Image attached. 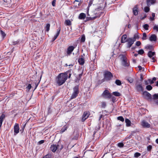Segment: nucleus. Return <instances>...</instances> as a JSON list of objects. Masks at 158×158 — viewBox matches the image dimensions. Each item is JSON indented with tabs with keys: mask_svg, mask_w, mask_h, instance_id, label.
Returning <instances> with one entry per match:
<instances>
[{
	"mask_svg": "<svg viewBox=\"0 0 158 158\" xmlns=\"http://www.w3.org/2000/svg\"><path fill=\"white\" fill-rule=\"evenodd\" d=\"M67 74L63 73H60L56 77V82L59 86L62 85L67 80Z\"/></svg>",
	"mask_w": 158,
	"mask_h": 158,
	"instance_id": "nucleus-1",
	"label": "nucleus"
},
{
	"mask_svg": "<svg viewBox=\"0 0 158 158\" xmlns=\"http://www.w3.org/2000/svg\"><path fill=\"white\" fill-rule=\"evenodd\" d=\"M63 148V145L62 144H53L51 145L50 147V150L53 152H55L56 151L57 153L60 152Z\"/></svg>",
	"mask_w": 158,
	"mask_h": 158,
	"instance_id": "nucleus-2",
	"label": "nucleus"
},
{
	"mask_svg": "<svg viewBox=\"0 0 158 158\" xmlns=\"http://www.w3.org/2000/svg\"><path fill=\"white\" fill-rule=\"evenodd\" d=\"M120 57L122 65L125 67L129 66L130 65L129 63L127 62L126 57L123 55H120Z\"/></svg>",
	"mask_w": 158,
	"mask_h": 158,
	"instance_id": "nucleus-3",
	"label": "nucleus"
},
{
	"mask_svg": "<svg viewBox=\"0 0 158 158\" xmlns=\"http://www.w3.org/2000/svg\"><path fill=\"white\" fill-rule=\"evenodd\" d=\"M73 92L70 97L71 100L76 98L79 93V86L78 85H76L73 89Z\"/></svg>",
	"mask_w": 158,
	"mask_h": 158,
	"instance_id": "nucleus-4",
	"label": "nucleus"
},
{
	"mask_svg": "<svg viewBox=\"0 0 158 158\" xmlns=\"http://www.w3.org/2000/svg\"><path fill=\"white\" fill-rule=\"evenodd\" d=\"M94 32V36H95V38L98 41L101 40V38L103 34V32L101 30H99Z\"/></svg>",
	"mask_w": 158,
	"mask_h": 158,
	"instance_id": "nucleus-5",
	"label": "nucleus"
},
{
	"mask_svg": "<svg viewBox=\"0 0 158 158\" xmlns=\"http://www.w3.org/2000/svg\"><path fill=\"white\" fill-rule=\"evenodd\" d=\"M102 96L104 98L107 99H110L111 97V95L108 90H105L102 94Z\"/></svg>",
	"mask_w": 158,
	"mask_h": 158,
	"instance_id": "nucleus-6",
	"label": "nucleus"
},
{
	"mask_svg": "<svg viewBox=\"0 0 158 158\" xmlns=\"http://www.w3.org/2000/svg\"><path fill=\"white\" fill-rule=\"evenodd\" d=\"M135 89L137 92H143L144 89L142 86L141 84H138L137 81L135 84Z\"/></svg>",
	"mask_w": 158,
	"mask_h": 158,
	"instance_id": "nucleus-7",
	"label": "nucleus"
},
{
	"mask_svg": "<svg viewBox=\"0 0 158 158\" xmlns=\"http://www.w3.org/2000/svg\"><path fill=\"white\" fill-rule=\"evenodd\" d=\"M94 13L95 14V15H94L95 16H93L92 15H91V17H89V20L94 19H96L97 17H99L102 14H103V12H99L98 13H97L96 12H95V11H94Z\"/></svg>",
	"mask_w": 158,
	"mask_h": 158,
	"instance_id": "nucleus-8",
	"label": "nucleus"
},
{
	"mask_svg": "<svg viewBox=\"0 0 158 158\" xmlns=\"http://www.w3.org/2000/svg\"><path fill=\"white\" fill-rule=\"evenodd\" d=\"M135 41V40H134L131 38H128L126 42H127V48H130L134 44Z\"/></svg>",
	"mask_w": 158,
	"mask_h": 158,
	"instance_id": "nucleus-9",
	"label": "nucleus"
},
{
	"mask_svg": "<svg viewBox=\"0 0 158 158\" xmlns=\"http://www.w3.org/2000/svg\"><path fill=\"white\" fill-rule=\"evenodd\" d=\"M112 77V75L110 72H107L104 74V79L106 81L110 80Z\"/></svg>",
	"mask_w": 158,
	"mask_h": 158,
	"instance_id": "nucleus-10",
	"label": "nucleus"
},
{
	"mask_svg": "<svg viewBox=\"0 0 158 158\" xmlns=\"http://www.w3.org/2000/svg\"><path fill=\"white\" fill-rule=\"evenodd\" d=\"M19 131V125L16 123L14 126V135H15L18 134Z\"/></svg>",
	"mask_w": 158,
	"mask_h": 158,
	"instance_id": "nucleus-11",
	"label": "nucleus"
},
{
	"mask_svg": "<svg viewBox=\"0 0 158 158\" xmlns=\"http://www.w3.org/2000/svg\"><path fill=\"white\" fill-rule=\"evenodd\" d=\"M74 48L75 47L73 46H69L67 48L66 56H68L70 55L74 50Z\"/></svg>",
	"mask_w": 158,
	"mask_h": 158,
	"instance_id": "nucleus-12",
	"label": "nucleus"
},
{
	"mask_svg": "<svg viewBox=\"0 0 158 158\" xmlns=\"http://www.w3.org/2000/svg\"><path fill=\"white\" fill-rule=\"evenodd\" d=\"M61 29V27L60 26H59L58 27V29L57 30V33L54 36L53 38L52 39V42H53L57 38L58 35H59L60 31Z\"/></svg>",
	"mask_w": 158,
	"mask_h": 158,
	"instance_id": "nucleus-13",
	"label": "nucleus"
},
{
	"mask_svg": "<svg viewBox=\"0 0 158 158\" xmlns=\"http://www.w3.org/2000/svg\"><path fill=\"white\" fill-rule=\"evenodd\" d=\"M141 125L144 128H149L150 124L144 120H143L141 122Z\"/></svg>",
	"mask_w": 158,
	"mask_h": 158,
	"instance_id": "nucleus-14",
	"label": "nucleus"
},
{
	"mask_svg": "<svg viewBox=\"0 0 158 158\" xmlns=\"http://www.w3.org/2000/svg\"><path fill=\"white\" fill-rule=\"evenodd\" d=\"M105 2L104 0H103L102 2L100 4V6H98V7L97 9H95V11L96 10H103L105 7Z\"/></svg>",
	"mask_w": 158,
	"mask_h": 158,
	"instance_id": "nucleus-15",
	"label": "nucleus"
},
{
	"mask_svg": "<svg viewBox=\"0 0 158 158\" xmlns=\"http://www.w3.org/2000/svg\"><path fill=\"white\" fill-rule=\"evenodd\" d=\"M156 0H147L146 3L148 6H150L151 5L154 4Z\"/></svg>",
	"mask_w": 158,
	"mask_h": 158,
	"instance_id": "nucleus-16",
	"label": "nucleus"
},
{
	"mask_svg": "<svg viewBox=\"0 0 158 158\" xmlns=\"http://www.w3.org/2000/svg\"><path fill=\"white\" fill-rule=\"evenodd\" d=\"M89 116V114L88 112L85 111L84 112L82 116V121L84 122Z\"/></svg>",
	"mask_w": 158,
	"mask_h": 158,
	"instance_id": "nucleus-17",
	"label": "nucleus"
},
{
	"mask_svg": "<svg viewBox=\"0 0 158 158\" xmlns=\"http://www.w3.org/2000/svg\"><path fill=\"white\" fill-rule=\"evenodd\" d=\"M143 94L144 96H145L148 98V99L150 100L152 99L151 95L148 92L145 91L143 92Z\"/></svg>",
	"mask_w": 158,
	"mask_h": 158,
	"instance_id": "nucleus-18",
	"label": "nucleus"
},
{
	"mask_svg": "<svg viewBox=\"0 0 158 158\" xmlns=\"http://www.w3.org/2000/svg\"><path fill=\"white\" fill-rule=\"evenodd\" d=\"M156 80V78L155 77H154L152 78V80H151L150 79H148L147 81H145V84L146 85H148L149 84V83H148V81H150V84H152L154 83V81H155Z\"/></svg>",
	"mask_w": 158,
	"mask_h": 158,
	"instance_id": "nucleus-19",
	"label": "nucleus"
},
{
	"mask_svg": "<svg viewBox=\"0 0 158 158\" xmlns=\"http://www.w3.org/2000/svg\"><path fill=\"white\" fill-rule=\"evenodd\" d=\"M149 40L151 41H156L157 40L156 36L155 34H152L150 37Z\"/></svg>",
	"mask_w": 158,
	"mask_h": 158,
	"instance_id": "nucleus-20",
	"label": "nucleus"
},
{
	"mask_svg": "<svg viewBox=\"0 0 158 158\" xmlns=\"http://www.w3.org/2000/svg\"><path fill=\"white\" fill-rule=\"evenodd\" d=\"M137 5L135 6L133 8V14L135 15H137L138 14Z\"/></svg>",
	"mask_w": 158,
	"mask_h": 158,
	"instance_id": "nucleus-21",
	"label": "nucleus"
},
{
	"mask_svg": "<svg viewBox=\"0 0 158 158\" xmlns=\"http://www.w3.org/2000/svg\"><path fill=\"white\" fill-rule=\"evenodd\" d=\"M127 36L126 35H123L121 37V43H124L127 42Z\"/></svg>",
	"mask_w": 158,
	"mask_h": 158,
	"instance_id": "nucleus-22",
	"label": "nucleus"
},
{
	"mask_svg": "<svg viewBox=\"0 0 158 158\" xmlns=\"http://www.w3.org/2000/svg\"><path fill=\"white\" fill-rule=\"evenodd\" d=\"M86 17V14L84 13H80L78 16V19H84Z\"/></svg>",
	"mask_w": 158,
	"mask_h": 158,
	"instance_id": "nucleus-23",
	"label": "nucleus"
},
{
	"mask_svg": "<svg viewBox=\"0 0 158 158\" xmlns=\"http://www.w3.org/2000/svg\"><path fill=\"white\" fill-rule=\"evenodd\" d=\"M68 127H69L68 125H64L60 130V133H62L65 131L67 129Z\"/></svg>",
	"mask_w": 158,
	"mask_h": 158,
	"instance_id": "nucleus-24",
	"label": "nucleus"
},
{
	"mask_svg": "<svg viewBox=\"0 0 158 158\" xmlns=\"http://www.w3.org/2000/svg\"><path fill=\"white\" fill-rule=\"evenodd\" d=\"M78 61L79 64L81 65H83L85 63V60L84 58H80L78 59Z\"/></svg>",
	"mask_w": 158,
	"mask_h": 158,
	"instance_id": "nucleus-25",
	"label": "nucleus"
},
{
	"mask_svg": "<svg viewBox=\"0 0 158 158\" xmlns=\"http://www.w3.org/2000/svg\"><path fill=\"white\" fill-rule=\"evenodd\" d=\"M125 122L126 123V126L127 127H129L131 126V121L128 118L125 119Z\"/></svg>",
	"mask_w": 158,
	"mask_h": 158,
	"instance_id": "nucleus-26",
	"label": "nucleus"
},
{
	"mask_svg": "<svg viewBox=\"0 0 158 158\" xmlns=\"http://www.w3.org/2000/svg\"><path fill=\"white\" fill-rule=\"evenodd\" d=\"M71 71H72V70L70 69V70H68V71H66V72L63 73L64 74H65V75L67 74V79L68 78V74H69L68 78H70L71 75Z\"/></svg>",
	"mask_w": 158,
	"mask_h": 158,
	"instance_id": "nucleus-27",
	"label": "nucleus"
},
{
	"mask_svg": "<svg viewBox=\"0 0 158 158\" xmlns=\"http://www.w3.org/2000/svg\"><path fill=\"white\" fill-rule=\"evenodd\" d=\"M155 55V53L154 52H152L151 51H149L148 54V56L150 58H151L152 56Z\"/></svg>",
	"mask_w": 158,
	"mask_h": 158,
	"instance_id": "nucleus-28",
	"label": "nucleus"
},
{
	"mask_svg": "<svg viewBox=\"0 0 158 158\" xmlns=\"http://www.w3.org/2000/svg\"><path fill=\"white\" fill-rule=\"evenodd\" d=\"M96 29V26H92L91 28H90V33H94V32H96V31H95ZM94 34H93V35Z\"/></svg>",
	"mask_w": 158,
	"mask_h": 158,
	"instance_id": "nucleus-29",
	"label": "nucleus"
},
{
	"mask_svg": "<svg viewBox=\"0 0 158 158\" xmlns=\"http://www.w3.org/2000/svg\"><path fill=\"white\" fill-rule=\"evenodd\" d=\"M79 39H80V41L81 42H84L85 39V35H82L81 37H79Z\"/></svg>",
	"mask_w": 158,
	"mask_h": 158,
	"instance_id": "nucleus-30",
	"label": "nucleus"
},
{
	"mask_svg": "<svg viewBox=\"0 0 158 158\" xmlns=\"http://www.w3.org/2000/svg\"><path fill=\"white\" fill-rule=\"evenodd\" d=\"M65 23L67 26H70L72 24L70 20L69 19L66 20L65 21Z\"/></svg>",
	"mask_w": 158,
	"mask_h": 158,
	"instance_id": "nucleus-31",
	"label": "nucleus"
},
{
	"mask_svg": "<svg viewBox=\"0 0 158 158\" xmlns=\"http://www.w3.org/2000/svg\"><path fill=\"white\" fill-rule=\"evenodd\" d=\"M152 99L153 100H157L158 99V94H154L152 95Z\"/></svg>",
	"mask_w": 158,
	"mask_h": 158,
	"instance_id": "nucleus-32",
	"label": "nucleus"
},
{
	"mask_svg": "<svg viewBox=\"0 0 158 158\" xmlns=\"http://www.w3.org/2000/svg\"><path fill=\"white\" fill-rule=\"evenodd\" d=\"M115 83L118 85H120L122 84L121 81L118 79L116 80Z\"/></svg>",
	"mask_w": 158,
	"mask_h": 158,
	"instance_id": "nucleus-33",
	"label": "nucleus"
},
{
	"mask_svg": "<svg viewBox=\"0 0 158 158\" xmlns=\"http://www.w3.org/2000/svg\"><path fill=\"white\" fill-rule=\"evenodd\" d=\"M100 128V125L99 124H98L97 127H96L95 130L94 132V133L93 134V135H94L95 133L97 131H98Z\"/></svg>",
	"mask_w": 158,
	"mask_h": 158,
	"instance_id": "nucleus-34",
	"label": "nucleus"
},
{
	"mask_svg": "<svg viewBox=\"0 0 158 158\" xmlns=\"http://www.w3.org/2000/svg\"><path fill=\"white\" fill-rule=\"evenodd\" d=\"M50 24L49 23H47L45 27L46 31L48 32L49 31L50 28Z\"/></svg>",
	"mask_w": 158,
	"mask_h": 158,
	"instance_id": "nucleus-35",
	"label": "nucleus"
},
{
	"mask_svg": "<svg viewBox=\"0 0 158 158\" xmlns=\"http://www.w3.org/2000/svg\"><path fill=\"white\" fill-rule=\"evenodd\" d=\"M143 28L145 30H148L149 25L147 24H145L143 26Z\"/></svg>",
	"mask_w": 158,
	"mask_h": 158,
	"instance_id": "nucleus-36",
	"label": "nucleus"
},
{
	"mask_svg": "<svg viewBox=\"0 0 158 158\" xmlns=\"http://www.w3.org/2000/svg\"><path fill=\"white\" fill-rule=\"evenodd\" d=\"M131 38L133 39L134 40H135V41L136 39H138L139 38V36L138 34H135L134 35L133 37Z\"/></svg>",
	"mask_w": 158,
	"mask_h": 158,
	"instance_id": "nucleus-37",
	"label": "nucleus"
},
{
	"mask_svg": "<svg viewBox=\"0 0 158 158\" xmlns=\"http://www.w3.org/2000/svg\"><path fill=\"white\" fill-rule=\"evenodd\" d=\"M152 87L150 85H148L146 86V89L148 91L152 90Z\"/></svg>",
	"mask_w": 158,
	"mask_h": 158,
	"instance_id": "nucleus-38",
	"label": "nucleus"
},
{
	"mask_svg": "<svg viewBox=\"0 0 158 158\" xmlns=\"http://www.w3.org/2000/svg\"><path fill=\"white\" fill-rule=\"evenodd\" d=\"M0 32L2 37L4 38L6 36V34L2 30H1Z\"/></svg>",
	"mask_w": 158,
	"mask_h": 158,
	"instance_id": "nucleus-39",
	"label": "nucleus"
},
{
	"mask_svg": "<svg viewBox=\"0 0 158 158\" xmlns=\"http://www.w3.org/2000/svg\"><path fill=\"white\" fill-rule=\"evenodd\" d=\"M141 155V154L139 152H136L134 154V157H135L137 158Z\"/></svg>",
	"mask_w": 158,
	"mask_h": 158,
	"instance_id": "nucleus-40",
	"label": "nucleus"
},
{
	"mask_svg": "<svg viewBox=\"0 0 158 158\" xmlns=\"http://www.w3.org/2000/svg\"><path fill=\"white\" fill-rule=\"evenodd\" d=\"M113 94L115 96L119 97L120 95V94L119 93L117 92H114L113 93Z\"/></svg>",
	"mask_w": 158,
	"mask_h": 158,
	"instance_id": "nucleus-41",
	"label": "nucleus"
},
{
	"mask_svg": "<svg viewBox=\"0 0 158 158\" xmlns=\"http://www.w3.org/2000/svg\"><path fill=\"white\" fill-rule=\"evenodd\" d=\"M145 48L152 50L153 49V46L152 45H148L145 47Z\"/></svg>",
	"mask_w": 158,
	"mask_h": 158,
	"instance_id": "nucleus-42",
	"label": "nucleus"
},
{
	"mask_svg": "<svg viewBox=\"0 0 158 158\" xmlns=\"http://www.w3.org/2000/svg\"><path fill=\"white\" fill-rule=\"evenodd\" d=\"M149 6H146L144 7V10L145 12L147 13L150 10Z\"/></svg>",
	"mask_w": 158,
	"mask_h": 158,
	"instance_id": "nucleus-43",
	"label": "nucleus"
},
{
	"mask_svg": "<svg viewBox=\"0 0 158 158\" xmlns=\"http://www.w3.org/2000/svg\"><path fill=\"white\" fill-rule=\"evenodd\" d=\"M117 119L118 120H120L122 122H123L124 121V118L121 116H119L117 118Z\"/></svg>",
	"mask_w": 158,
	"mask_h": 158,
	"instance_id": "nucleus-44",
	"label": "nucleus"
},
{
	"mask_svg": "<svg viewBox=\"0 0 158 158\" xmlns=\"http://www.w3.org/2000/svg\"><path fill=\"white\" fill-rule=\"evenodd\" d=\"M138 54H140V55H142L144 53V51L142 49H141L139 50V51L138 52Z\"/></svg>",
	"mask_w": 158,
	"mask_h": 158,
	"instance_id": "nucleus-45",
	"label": "nucleus"
},
{
	"mask_svg": "<svg viewBox=\"0 0 158 158\" xmlns=\"http://www.w3.org/2000/svg\"><path fill=\"white\" fill-rule=\"evenodd\" d=\"M127 80L130 83H132L133 81V79L131 77H129Z\"/></svg>",
	"mask_w": 158,
	"mask_h": 158,
	"instance_id": "nucleus-46",
	"label": "nucleus"
},
{
	"mask_svg": "<svg viewBox=\"0 0 158 158\" xmlns=\"http://www.w3.org/2000/svg\"><path fill=\"white\" fill-rule=\"evenodd\" d=\"M143 37H142V39H143V40H145L146 39V38L147 37V35H146V34L145 33H143Z\"/></svg>",
	"mask_w": 158,
	"mask_h": 158,
	"instance_id": "nucleus-47",
	"label": "nucleus"
},
{
	"mask_svg": "<svg viewBox=\"0 0 158 158\" xmlns=\"http://www.w3.org/2000/svg\"><path fill=\"white\" fill-rule=\"evenodd\" d=\"M118 146L120 148H122L124 146V144L122 143H119L118 144Z\"/></svg>",
	"mask_w": 158,
	"mask_h": 158,
	"instance_id": "nucleus-48",
	"label": "nucleus"
},
{
	"mask_svg": "<svg viewBox=\"0 0 158 158\" xmlns=\"http://www.w3.org/2000/svg\"><path fill=\"white\" fill-rule=\"evenodd\" d=\"M31 85L30 84H29L26 87V89L27 90H28V91H29V90L31 89Z\"/></svg>",
	"mask_w": 158,
	"mask_h": 158,
	"instance_id": "nucleus-49",
	"label": "nucleus"
},
{
	"mask_svg": "<svg viewBox=\"0 0 158 158\" xmlns=\"http://www.w3.org/2000/svg\"><path fill=\"white\" fill-rule=\"evenodd\" d=\"M152 148V147L151 145H149L147 147V150L148 151H151Z\"/></svg>",
	"mask_w": 158,
	"mask_h": 158,
	"instance_id": "nucleus-50",
	"label": "nucleus"
},
{
	"mask_svg": "<svg viewBox=\"0 0 158 158\" xmlns=\"http://www.w3.org/2000/svg\"><path fill=\"white\" fill-rule=\"evenodd\" d=\"M153 30H156L157 31H158V26L155 25L153 27Z\"/></svg>",
	"mask_w": 158,
	"mask_h": 158,
	"instance_id": "nucleus-51",
	"label": "nucleus"
},
{
	"mask_svg": "<svg viewBox=\"0 0 158 158\" xmlns=\"http://www.w3.org/2000/svg\"><path fill=\"white\" fill-rule=\"evenodd\" d=\"M78 134H76V136H74L73 138V140H77L78 139Z\"/></svg>",
	"mask_w": 158,
	"mask_h": 158,
	"instance_id": "nucleus-52",
	"label": "nucleus"
},
{
	"mask_svg": "<svg viewBox=\"0 0 158 158\" xmlns=\"http://www.w3.org/2000/svg\"><path fill=\"white\" fill-rule=\"evenodd\" d=\"M19 41L18 40L16 41H14L13 42V44L14 45H16L19 42Z\"/></svg>",
	"mask_w": 158,
	"mask_h": 158,
	"instance_id": "nucleus-53",
	"label": "nucleus"
},
{
	"mask_svg": "<svg viewBox=\"0 0 158 158\" xmlns=\"http://www.w3.org/2000/svg\"><path fill=\"white\" fill-rule=\"evenodd\" d=\"M121 126V125L119 124V125H117L115 127H116V130H117V131H118V130L119 129L120 127V126Z\"/></svg>",
	"mask_w": 158,
	"mask_h": 158,
	"instance_id": "nucleus-54",
	"label": "nucleus"
},
{
	"mask_svg": "<svg viewBox=\"0 0 158 158\" xmlns=\"http://www.w3.org/2000/svg\"><path fill=\"white\" fill-rule=\"evenodd\" d=\"M56 0H53L52 2V5L53 6H55L56 5Z\"/></svg>",
	"mask_w": 158,
	"mask_h": 158,
	"instance_id": "nucleus-55",
	"label": "nucleus"
},
{
	"mask_svg": "<svg viewBox=\"0 0 158 158\" xmlns=\"http://www.w3.org/2000/svg\"><path fill=\"white\" fill-rule=\"evenodd\" d=\"M141 43L139 41H137L136 43V45L139 46L140 45Z\"/></svg>",
	"mask_w": 158,
	"mask_h": 158,
	"instance_id": "nucleus-56",
	"label": "nucleus"
},
{
	"mask_svg": "<svg viewBox=\"0 0 158 158\" xmlns=\"http://www.w3.org/2000/svg\"><path fill=\"white\" fill-rule=\"evenodd\" d=\"M51 157V155L49 154H47L45 155V156L43 157V158H50Z\"/></svg>",
	"mask_w": 158,
	"mask_h": 158,
	"instance_id": "nucleus-57",
	"label": "nucleus"
},
{
	"mask_svg": "<svg viewBox=\"0 0 158 158\" xmlns=\"http://www.w3.org/2000/svg\"><path fill=\"white\" fill-rule=\"evenodd\" d=\"M44 140H40L38 142V144H41L44 143Z\"/></svg>",
	"mask_w": 158,
	"mask_h": 158,
	"instance_id": "nucleus-58",
	"label": "nucleus"
},
{
	"mask_svg": "<svg viewBox=\"0 0 158 158\" xmlns=\"http://www.w3.org/2000/svg\"><path fill=\"white\" fill-rule=\"evenodd\" d=\"M102 107L105 108L106 106V103L105 102H102Z\"/></svg>",
	"mask_w": 158,
	"mask_h": 158,
	"instance_id": "nucleus-59",
	"label": "nucleus"
},
{
	"mask_svg": "<svg viewBox=\"0 0 158 158\" xmlns=\"http://www.w3.org/2000/svg\"><path fill=\"white\" fill-rule=\"evenodd\" d=\"M92 66H90V69H91V70H94L95 69V68H94V66H93L92 63H91Z\"/></svg>",
	"mask_w": 158,
	"mask_h": 158,
	"instance_id": "nucleus-60",
	"label": "nucleus"
},
{
	"mask_svg": "<svg viewBox=\"0 0 158 158\" xmlns=\"http://www.w3.org/2000/svg\"><path fill=\"white\" fill-rule=\"evenodd\" d=\"M35 87L34 90H35V89H36V88H37V87L38 85V84H37V81H36L35 82Z\"/></svg>",
	"mask_w": 158,
	"mask_h": 158,
	"instance_id": "nucleus-61",
	"label": "nucleus"
},
{
	"mask_svg": "<svg viewBox=\"0 0 158 158\" xmlns=\"http://www.w3.org/2000/svg\"><path fill=\"white\" fill-rule=\"evenodd\" d=\"M146 17H147V15H146V14H144V16L143 17H142L140 19L141 20H143Z\"/></svg>",
	"mask_w": 158,
	"mask_h": 158,
	"instance_id": "nucleus-62",
	"label": "nucleus"
},
{
	"mask_svg": "<svg viewBox=\"0 0 158 158\" xmlns=\"http://www.w3.org/2000/svg\"><path fill=\"white\" fill-rule=\"evenodd\" d=\"M131 138V135H127L125 138V139H130Z\"/></svg>",
	"mask_w": 158,
	"mask_h": 158,
	"instance_id": "nucleus-63",
	"label": "nucleus"
},
{
	"mask_svg": "<svg viewBox=\"0 0 158 158\" xmlns=\"http://www.w3.org/2000/svg\"><path fill=\"white\" fill-rule=\"evenodd\" d=\"M116 98L114 97H113L112 98V101L114 102L116 101Z\"/></svg>",
	"mask_w": 158,
	"mask_h": 158,
	"instance_id": "nucleus-64",
	"label": "nucleus"
}]
</instances>
